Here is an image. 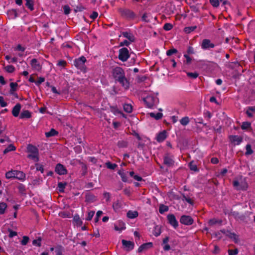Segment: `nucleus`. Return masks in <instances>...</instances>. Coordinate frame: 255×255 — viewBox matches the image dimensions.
<instances>
[{
    "label": "nucleus",
    "instance_id": "11",
    "mask_svg": "<svg viewBox=\"0 0 255 255\" xmlns=\"http://www.w3.org/2000/svg\"><path fill=\"white\" fill-rule=\"evenodd\" d=\"M167 220L168 223L173 226L174 228H176L178 225V223L177 221L176 220L175 217L173 214H170L167 216Z\"/></svg>",
    "mask_w": 255,
    "mask_h": 255
},
{
    "label": "nucleus",
    "instance_id": "62",
    "mask_svg": "<svg viewBox=\"0 0 255 255\" xmlns=\"http://www.w3.org/2000/svg\"><path fill=\"white\" fill-rule=\"evenodd\" d=\"M184 57L185 58H186V63L189 64L191 62V58L187 54H185L184 55Z\"/></svg>",
    "mask_w": 255,
    "mask_h": 255
},
{
    "label": "nucleus",
    "instance_id": "9",
    "mask_svg": "<svg viewBox=\"0 0 255 255\" xmlns=\"http://www.w3.org/2000/svg\"><path fill=\"white\" fill-rule=\"evenodd\" d=\"M180 222L186 225H190L192 224L193 220L189 216L183 215L181 217Z\"/></svg>",
    "mask_w": 255,
    "mask_h": 255
},
{
    "label": "nucleus",
    "instance_id": "32",
    "mask_svg": "<svg viewBox=\"0 0 255 255\" xmlns=\"http://www.w3.org/2000/svg\"><path fill=\"white\" fill-rule=\"evenodd\" d=\"M7 205L5 203L0 202V214H4Z\"/></svg>",
    "mask_w": 255,
    "mask_h": 255
},
{
    "label": "nucleus",
    "instance_id": "63",
    "mask_svg": "<svg viewBox=\"0 0 255 255\" xmlns=\"http://www.w3.org/2000/svg\"><path fill=\"white\" fill-rule=\"evenodd\" d=\"M129 44V42H128L127 40H124L123 42H122L120 43L121 46H124V45L128 46Z\"/></svg>",
    "mask_w": 255,
    "mask_h": 255
},
{
    "label": "nucleus",
    "instance_id": "41",
    "mask_svg": "<svg viewBox=\"0 0 255 255\" xmlns=\"http://www.w3.org/2000/svg\"><path fill=\"white\" fill-rule=\"evenodd\" d=\"M246 151L245 153L246 155H251L253 153V151L252 149L251 145L250 144H247L246 147Z\"/></svg>",
    "mask_w": 255,
    "mask_h": 255
},
{
    "label": "nucleus",
    "instance_id": "56",
    "mask_svg": "<svg viewBox=\"0 0 255 255\" xmlns=\"http://www.w3.org/2000/svg\"><path fill=\"white\" fill-rule=\"evenodd\" d=\"M66 64V63L64 60L59 61L57 63V65L62 67H64Z\"/></svg>",
    "mask_w": 255,
    "mask_h": 255
},
{
    "label": "nucleus",
    "instance_id": "21",
    "mask_svg": "<svg viewBox=\"0 0 255 255\" xmlns=\"http://www.w3.org/2000/svg\"><path fill=\"white\" fill-rule=\"evenodd\" d=\"M138 215V213L136 211H128L127 213V217L129 219H134Z\"/></svg>",
    "mask_w": 255,
    "mask_h": 255
},
{
    "label": "nucleus",
    "instance_id": "18",
    "mask_svg": "<svg viewBox=\"0 0 255 255\" xmlns=\"http://www.w3.org/2000/svg\"><path fill=\"white\" fill-rule=\"evenodd\" d=\"M230 139L232 142L237 145L240 144L243 140V139L241 137L237 135L231 136L230 137Z\"/></svg>",
    "mask_w": 255,
    "mask_h": 255
},
{
    "label": "nucleus",
    "instance_id": "25",
    "mask_svg": "<svg viewBox=\"0 0 255 255\" xmlns=\"http://www.w3.org/2000/svg\"><path fill=\"white\" fill-rule=\"evenodd\" d=\"M31 117V113L27 110L23 111L20 115V119H28Z\"/></svg>",
    "mask_w": 255,
    "mask_h": 255
},
{
    "label": "nucleus",
    "instance_id": "46",
    "mask_svg": "<svg viewBox=\"0 0 255 255\" xmlns=\"http://www.w3.org/2000/svg\"><path fill=\"white\" fill-rule=\"evenodd\" d=\"M106 164L107 168L111 169H114L117 166V164L114 163H111L110 162H107Z\"/></svg>",
    "mask_w": 255,
    "mask_h": 255
},
{
    "label": "nucleus",
    "instance_id": "10",
    "mask_svg": "<svg viewBox=\"0 0 255 255\" xmlns=\"http://www.w3.org/2000/svg\"><path fill=\"white\" fill-rule=\"evenodd\" d=\"M122 244L124 248L127 251H130L133 249L134 243L130 240H122Z\"/></svg>",
    "mask_w": 255,
    "mask_h": 255
},
{
    "label": "nucleus",
    "instance_id": "28",
    "mask_svg": "<svg viewBox=\"0 0 255 255\" xmlns=\"http://www.w3.org/2000/svg\"><path fill=\"white\" fill-rule=\"evenodd\" d=\"M221 222V220L213 219L209 221L208 224L210 226H213L216 225H220Z\"/></svg>",
    "mask_w": 255,
    "mask_h": 255
},
{
    "label": "nucleus",
    "instance_id": "20",
    "mask_svg": "<svg viewBox=\"0 0 255 255\" xmlns=\"http://www.w3.org/2000/svg\"><path fill=\"white\" fill-rule=\"evenodd\" d=\"M15 178L24 181L25 179V174L23 172L16 170Z\"/></svg>",
    "mask_w": 255,
    "mask_h": 255
},
{
    "label": "nucleus",
    "instance_id": "49",
    "mask_svg": "<svg viewBox=\"0 0 255 255\" xmlns=\"http://www.w3.org/2000/svg\"><path fill=\"white\" fill-rule=\"evenodd\" d=\"M228 252L229 255H237L238 254V250L237 249L235 250L229 249Z\"/></svg>",
    "mask_w": 255,
    "mask_h": 255
},
{
    "label": "nucleus",
    "instance_id": "17",
    "mask_svg": "<svg viewBox=\"0 0 255 255\" xmlns=\"http://www.w3.org/2000/svg\"><path fill=\"white\" fill-rule=\"evenodd\" d=\"M118 81L125 89H127L129 88V83L125 76L119 79Z\"/></svg>",
    "mask_w": 255,
    "mask_h": 255
},
{
    "label": "nucleus",
    "instance_id": "38",
    "mask_svg": "<svg viewBox=\"0 0 255 255\" xmlns=\"http://www.w3.org/2000/svg\"><path fill=\"white\" fill-rule=\"evenodd\" d=\"M189 166L190 169L194 171H197L198 168L197 167V165L194 162L192 161L189 163Z\"/></svg>",
    "mask_w": 255,
    "mask_h": 255
},
{
    "label": "nucleus",
    "instance_id": "1",
    "mask_svg": "<svg viewBox=\"0 0 255 255\" xmlns=\"http://www.w3.org/2000/svg\"><path fill=\"white\" fill-rule=\"evenodd\" d=\"M233 186L235 189L239 190H246L248 186L246 178L242 176H239L235 178Z\"/></svg>",
    "mask_w": 255,
    "mask_h": 255
},
{
    "label": "nucleus",
    "instance_id": "59",
    "mask_svg": "<svg viewBox=\"0 0 255 255\" xmlns=\"http://www.w3.org/2000/svg\"><path fill=\"white\" fill-rule=\"evenodd\" d=\"M17 235L16 232L10 231L8 235V237L10 238H14Z\"/></svg>",
    "mask_w": 255,
    "mask_h": 255
},
{
    "label": "nucleus",
    "instance_id": "29",
    "mask_svg": "<svg viewBox=\"0 0 255 255\" xmlns=\"http://www.w3.org/2000/svg\"><path fill=\"white\" fill-rule=\"evenodd\" d=\"M150 116L152 118H154L156 120H159L162 117V114L161 113H149Z\"/></svg>",
    "mask_w": 255,
    "mask_h": 255
},
{
    "label": "nucleus",
    "instance_id": "7",
    "mask_svg": "<svg viewBox=\"0 0 255 255\" xmlns=\"http://www.w3.org/2000/svg\"><path fill=\"white\" fill-rule=\"evenodd\" d=\"M167 131L163 130L156 134L155 139L158 142H162L167 138Z\"/></svg>",
    "mask_w": 255,
    "mask_h": 255
},
{
    "label": "nucleus",
    "instance_id": "33",
    "mask_svg": "<svg viewBox=\"0 0 255 255\" xmlns=\"http://www.w3.org/2000/svg\"><path fill=\"white\" fill-rule=\"evenodd\" d=\"M197 28L196 26H188L184 28V31L186 33H190Z\"/></svg>",
    "mask_w": 255,
    "mask_h": 255
},
{
    "label": "nucleus",
    "instance_id": "6",
    "mask_svg": "<svg viewBox=\"0 0 255 255\" xmlns=\"http://www.w3.org/2000/svg\"><path fill=\"white\" fill-rule=\"evenodd\" d=\"M86 58L82 56L74 61V65L78 69L82 70L84 68Z\"/></svg>",
    "mask_w": 255,
    "mask_h": 255
},
{
    "label": "nucleus",
    "instance_id": "50",
    "mask_svg": "<svg viewBox=\"0 0 255 255\" xmlns=\"http://www.w3.org/2000/svg\"><path fill=\"white\" fill-rule=\"evenodd\" d=\"M172 25L169 23H166L164 24L163 28L165 30H170L172 28Z\"/></svg>",
    "mask_w": 255,
    "mask_h": 255
},
{
    "label": "nucleus",
    "instance_id": "52",
    "mask_svg": "<svg viewBox=\"0 0 255 255\" xmlns=\"http://www.w3.org/2000/svg\"><path fill=\"white\" fill-rule=\"evenodd\" d=\"M177 52L175 49H171L167 51L166 54L168 56H170L173 54L176 53Z\"/></svg>",
    "mask_w": 255,
    "mask_h": 255
},
{
    "label": "nucleus",
    "instance_id": "54",
    "mask_svg": "<svg viewBox=\"0 0 255 255\" xmlns=\"http://www.w3.org/2000/svg\"><path fill=\"white\" fill-rule=\"evenodd\" d=\"M45 81V79L43 77H39L37 81L35 82V84L37 86L43 83Z\"/></svg>",
    "mask_w": 255,
    "mask_h": 255
},
{
    "label": "nucleus",
    "instance_id": "58",
    "mask_svg": "<svg viewBox=\"0 0 255 255\" xmlns=\"http://www.w3.org/2000/svg\"><path fill=\"white\" fill-rule=\"evenodd\" d=\"M226 234L227 237L231 238V239H236V235L234 234H232L229 232H227Z\"/></svg>",
    "mask_w": 255,
    "mask_h": 255
},
{
    "label": "nucleus",
    "instance_id": "45",
    "mask_svg": "<svg viewBox=\"0 0 255 255\" xmlns=\"http://www.w3.org/2000/svg\"><path fill=\"white\" fill-rule=\"evenodd\" d=\"M168 240H163L162 244L163 248L165 251H168L170 250V246L167 244Z\"/></svg>",
    "mask_w": 255,
    "mask_h": 255
},
{
    "label": "nucleus",
    "instance_id": "15",
    "mask_svg": "<svg viewBox=\"0 0 255 255\" xmlns=\"http://www.w3.org/2000/svg\"><path fill=\"white\" fill-rule=\"evenodd\" d=\"M152 243L149 242V243H145V244H142L139 247V248L138 249V252L140 253V252L146 251V250L152 248Z\"/></svg>",
    "mask_w": 255,
    "mask_h": 255
},
{
    "label": "nucleus",
    "instance_id": "4",
    "mask_svg": "<svg viewBox=\"0 0 255 255\" xmlns=\"http://www.w3.org/2000/svg\"><path fill=\"white\" fill-rule=\"evenodd\" d=\"M129 57V51L127 48H123L119 50V58L121 61H126Z\"/></svg>",
    "mask_w": 255,
    "mask_h": 255
},
{
    "label": "nucleus",
    "instance_id": "48",
    "mask_svg": "<svg viewBox=\"0 0 255 255\" xmlns=\"http://www.w3.org/2000/svg\"><path fill=\"white\" fill-rule=\"evenodd\" d=\"M113 207L115 211H118L121 208L120 203L119 202L114 203L113 205Z\"/></svg>",
    "mask_w": 255,
    "mask_h": 255
},
{
    "label": "nucleus",
    "instance_id": "19",
    "mask_svg": "<svg viewBox=\"0 0 255 255\" xmlns=\"http://www.w3.org/2000/svg\"><path fill=\"white\" fill-rule=\"evenodd\" d=\"M246 114L249 117H253L255 114V106L249 107L247 109Z\"/></svg>",
    "mask_w": 255,
    "mask_h": 255
},
{
    "label": "nucleus",
    "instance_id": "36",
    "mask_svg": "<svg viewBox=\"0 0 255 255\" xmlns=\"http://www.w3.org/2000/svg\"><path fill=\"white\" fill-rule=\"evenodd\" d=\"M168 207L167 206L164 205H161L159 206V212L161 214H163L165 212L168 211Z\"/></svg>",
    "mask_w": 255,
    "mask_h": 255
},
{
    "label": "nucleus",
    "instance_id": "27",
    "mask_svg": "<svg viewBox=\"0 0 255 255\" xmlns=\"http://www.w3.org/2000/svg\"><path fill=\"white\" fill-rule=\"evenodd\" d=\"M124 14L129 18H133L135 17V13L131 10L129 9H126L124 11Z\"/></svg>",
    "mask_w": 255,
    "mask_h": 255
},
{
    "label": "nucleus",
    "instance_id": "22",
    "mask_svg": "<svg viewBox=\"0 0 255 255\" xmlns=\"http://www.w3.org/2000/svg\"><path fill=\"white\" fill-rule=\"evenodd\" d=\"M164 163L168 166H171L173 164V161L171 157L167 155L164 158Z\"/></svg>",
    "mask_w": 255,
    "mask_h": 255
},
{
    "label": "nucleus",
    "instance_id": "47",
    "mask_svg": "<svg viewBox=\"0 0 255 255\" xmlns=\"http://www.w3.org/2000/svg\"><path fill=\"white\" fill-rule=\"evenodd\" d=\"M94 214H95V212L93 211H91L88 212V216L86 218V220L90 221L93 217Z\"/></svg>",
    "mask_w": 255,
    "mask_h": 255
},
{
    "label": "nucleus",
    "instance_id": "40",
    "mask_svg": "<svg viewBox=\"0 0 255 255\" xmlns=\"http://www.w3.org/2000/svg\"><path fill=\"white\" fill-rule=\"evenodd\" d=\"M15 149V147L13 145L10 144L4 150L3 153L6 154L8 152L13 151Z\"/></svg>",
    "mask_w": 255,
    "mask_h": 255
},
{
    "label": "nucleus",
    "instance_id": "12",
    "mask_svg": "<svg viewBox=\"0 0 255 255\" xmlns=\"http://www.w3.org/2000/svg\"><path fill=\"white\" fill-rule=\"evenodd\" d=\"M126 229L125 223L122 221H118L115 224V230L119 232Z\"/></svg>",
    "mask_w": 255,
    "mask_h": 255
},
{
    "label": "nucleus",
    "instance_id": "39",
    "mask_svg": "<svg viewBox=\"0 0 255 255\" xmlns=\"http://www.w3.org/2000/svg\"><path fill=\"white\" fill-rule=\"evenodd\" d=\"M57 133V132L55 129H51L50 131L46 132L45 135L46 137H50L54 136L56 135Z\"/></svg>",
    "mask_w": 255,
    "mask_h": 255
},
{
    "label": "nucleus",
    "instance_id": "37",
    "mask_svg": "<svg viewBox=\"0 0 255 255\" xmlns=\"http://www.w3.org/2000/svg\"><path fill=\"white\" fill-rule=\"evenodd\" d=\"M4 70L8 73H12L15 70V68L12 65H7L4 67Z\"/></svg>",
    "mask_w": 255,
    "mask_h": 255
},
{
    "label": "nucleus",
    "instance_id": "34",
    "mask_svg": "<svg viewBox=\"0 0 255 255\" xmlns=\"http://www.w3.org/2000/svg\"><path fill=\"white\" fill-rule=\"evenodd\" d=\"M124 109L125 112L130 113L132 111V107L130 104H125L124 105Z\"/></svg>",
    "mask_w": 255,
    "mask_h": 255
},
{
    "label": "nucleus",
    "instance_id": "14",
    "mask_svg": "<svg viewBox=\"0 0 255 255\" xmlns=\"http://www.w3.org/2000/svg\"><path fill=\"white\" fill-rule=\"evenodd\" d=\"M55 171L59 175H64L66 173V169L61 164H58L55 167Z\"/></svg>",
    "mask_w": 255,
    "mask_h": 255
},
{
    "label": "nucleus",
    "instance_id": "64",
    "mask_svg": "<svg viewBox=\"0 0 255 255\" xmlns=\"http://www.w3.org/2000/svg\"><path fill=\"white\" fill-rule=\"evenodd\" d=\"M104 196L105 198L106 199V200L107 201H109L110 198V195L109 193H107V192L104 193Z\"/></svg>",
    "mask_w": 255,
    "mask_h": 255
},
{
    "label": "nucleus",
    "instance_id": "8",
    "mask_svg": "<svg viewBox=\"0 0 255 255\" xmlns=\"http://www.w3.org/2000/svg\"><path fill=\"white\" fill-rule=\"evenodd\" d=\"M215 47L214 44L212 43L209 39H205L202 41L201 47L203 49L213 48Z\"/></svg>",
    "mask_w": 255,
    "mask_h": 255
},
{
    "label": "nucleus",
    "instance_id": "23",
    "mask_svg": "<svg viewBox=\"0 0 255 255\" xmlns=\"http://www.w3.org/2000/svg\"><path fill=\"white\" fill-rule=\"evenodd\" d=\"M16 170H11L5 173V177L7 179L15 178Z\"/></svg>",
    "mask_w": 255,
    "mask_h": 255
},
{
    "label": "nucleus",
    "instance_id": "16",
    "mask_svg": "<svg viewBox=\"0 0 255 255\" xmlns=\"http://www.w3.org/2000/svg\"><path fill=\"white\" fill-rule=\"evenodd\" d=\"M21 106L20 104H17L13 108L12 110V114L15 117H17L19 114V112L20 111Z\"/></svg>",
    "mask_w": 255,
    "mask_h": 255
},
{
    "label": "nucleus",
    "instance_id": "24",
    "mask_svg": "<svg viewBox=\"0 0 255 255\" xmlns=\"http://www.w3.org/2000/svg\"><path fill=\"white\" fill-rule=\"evenodd\" d=\"M152 19H153L152 16H151L150 14L147 13L144 14L142 17V20L147 22H151Z\"/></svg>",
    "mask_w": 255,
    "mask_h": 255
},
{
    "label": "nucleus",
    "instance_id": "57",
    "mask_svg": "<svg viewBox=\"0 0 255 255\" xmlns=\"http://www.w3.org/2000/svg\"><path fill=\"white\" fill-rule=\"evenodd\" d=\"M17 84L15 83H11L10 84V86L11 88V91H14L16 90Z\"/></svg>",
    "mask_w": 255,
    "mask_h": 255
},
{
    "label": "nucleus",
    "instance_id": "26",
    "mask_svg": "<svg viewBox=\"0 0 255 255\" xmlns=\"http://www.w3.org/2000/svg\"><path fill=\"white\" fill-rule=\"evenodd\" d=\"M123 36L128 39L130 42H133L134 40V37L133 35L129 32H124L123 33Z\"/></svg>",
    "mask_w": 255,
    "mask_h": 255
},
{
    "label": "nucleus",
    "instance_id": "42",
    "mask_svg": "<svg viewBox=\"0 0 255 255\" xmlns=\"http://www.w3.org/2000/svg\"><path fill=\"white\" fill-rule=\"evenodd\" d=\"M251 124L248 122H243L241 128L243 129H247L251 128Z\"/></svg>",
    "mask_w": 255,
    "mask_h": 255
},
{
    "label": "nucleus",
    "instance_id": "55",
    "mask_svg": "<svg viewBox=\"0 0 255 255\" xmlns=\"http://www.w3.org/2000/svg\"><path fill=\"white\" fill-rule=\"evenodd\" d=\"M56 255H62V249L61 248H56L55 249Z\"/></svg>",
    "mask_w": 255,
    "mask_h": 255
},
{
    "label": "nucleus",
    "instance_id": "13",
    "mask_svg": "<svg viewBox=\"0 0 255 255\" xmlns=\"http://www.w3.org/2000/svg\"><path fill=\"white\" fill-rule=\"evenodd\" d=\"M31 66L32 69L36 71H40L41 69V66L40 63L36 59H33L31 60Z\"/></svg>",
    "mask_w": 255,
    "mask_h": 255
},
{
    "label": "nucleus",
    "instance_id": "44",
    "mask_svg": "<svg viewBox=\"0 0 255 255\" xmlns=\"http://www.w3.org/2000/svg\"><path fill=\"white\" fill-rule=\"evenodd\" d=\"M153 233L155 237L158 236L160 234V228L158 226L155 227Z\"/></svg>",
    "mask_w": 255,
    "mask_h": 255
},
{
    "label": "nucleus",
    "instance_id": "2",
    "mask_svg": "<svg viewBox=\"0 0 255 255\" xmlns=\"http://www.w3.org/2000/svg\"><path fill=\"white\" fill-rule=\"evenodd\" d=\"M27 152L28 158L35 162L38 161V150L35 146L30 144L28 145Z\"/></svg>",
    "mask_w": 255,
    "mask_h": 255
},
{
    "label": "nucleus",
    "instance_id": "35",
    "mask_svg": "<svg viewBox=\"0 0 255 255\" xmlns=\"http://www.w3.org/2000/svg\"><path fill=\"white\" fill-rule=\"evenodd\" d=\"M189 122V119L187 117H185L182 118L180 121V124L183 126H186Z\"/></svg>",
    "mask_w": 255,
    "mask_h": 255
},
{
    "label": "nucleus",
    "instance_id": "30",
    "mask_svg": "<svg viewBox=\"0 0 255 255\" xmlns=\"http://www.w3.org/2000/svg\"><path fill=\"white\" fill-rule=\"evenodd\" d=\"M74 222L75 224L78 227L81 226L82 224V221L80 219L79 216H74Z\"/></svg>",
    "mask_w": 255,
    "mask_h": 255
},
{
    "label": "nucleus",
    "instance_id": "61",
    "mask_svg": "<svg viewBox=\"0 0 255 255\" xmlns=\"http://www.w3.org/2000/svg\"><path fill=\"white\" fill-rule=\"evenodd\" d=\"M98 14L97 12H93L92 13V14L91 15L90 17L92 19H94L98 17Z\"/></svg>",
    "mask_w": 255,
    "mask_h": 255
},
{
    "label": "nucleus",
    "instance_id": "3",
    "mask_svg": "<svg viewBox=\"0 0 255 255\" xmlns=\"http://www.w3.org/2000/svg\"><path fill=\"white\" fill-rule=\"evenodd\" d=\"M143 100L148 108L152 107L158 102L157 96L153 93L149 94L144 98Z\"/></svg>",
    "mask_w": 255,
    "mask_h": 255
},
{
    "label": "nucleus",
    "instance_id": "53",
    "mask_svg": "<svg viewBox=\"0 0 255 255\" xmlns=\"http://www.w3.org/2000/svg\"><path fill=\"white\" fill-rule=\"evenodd\" d=\"M64 12L65 14H68L71 11L70 8L68 5H64L63 7Z\"/></svg>",
    "mask_w": 255,
    "mask_h": 255
},
{
    "label": "nucleus",
    "instance_id": "5",
    "mask_svg": "<svg viewBox=\"0 0 255 255\" xmlns=\"http://www.w3.org/2000/svg\"><path fill=\"white\" fill-rule=\"evenodd\" d=\"M113 75L114 78L118 81L125 76L124 70L119 67H116L113 69Z\"/></svg>",
    "mask_w": 255,
    "mask_h": 255
},
{
    "label": "nucleus",
    "instance_id": "51",
    "mask_svg": "<svg viewBox=\"0 0 255 255\" xmlns=\"http://www.w3.org/2000/svg\"><path fill=\"white\" fill-rule=\"evenodd\" d=\"M0 105L1 107H5L7 106V103L4 101L2 97L0 96Z\"/></svg>",
    "mask_w": 255,
    "mask_h": 255
},
{
    "label": "nucleus",
    "instance_id": "60",
    "mask_svg": "<svg viewBox=\"0 0 255 255\" xmlns=\"http://www.w3.org/2000/svg\"><path fill=\"white\" fill-rule=\"evenodd\" d=\"M65 187V185L61 182L58 183V188L60 191H62Z\"/></svg>",
    "mask_w": 255,
    "mask_h": 255
},
{
    "label": "nucleus",
    "instance_id": "31",
    "mask_svg": "<svg viewBox=\"0 0 255 255\" xmlns=\"http://www.w3.org/2000/svg\"><path fill=\"white\" fill-rule=\"evenodd\" d=\"M26 0V6L30 10H33L34 9L33 2L32 0Z\"/></svg>",
    "mask_w": 255,
    "mask_h": 255
},
{
    "label": "nucleus",
    "instance_id": "43",
    "mask_svg": "<svg viewBox=\"0 0 255 255\" xmlns=\"http://www.w3.org/2000/svg\"><path fill=\"white\" fill-rule=\"evenodd\" d=\"M186 73L187 76L192 79H196L199 75L197 72H187Z\"/></svg>",
    "mask_w": 255,
    "mask_h": 255
}]
</instances>
